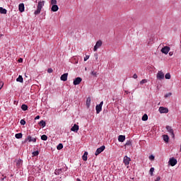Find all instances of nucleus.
<instances>
[{
    "label": "nucleus",
    "mask_w": 181,
    "mask_h": 181,
    "mask_svg": "<svg viewBox=\"0 0 181 181\" xmlns=\"http://www.w3.org/2000/svg\"><path fill=\"white\" fill-rule=\"evenodd\" d=\"M44 6H45V1H39L37 6V10L34 12V14L39 15V13H40V12H42V8Z\"/></svg>",
    "instance_id": "1"
},
{
    "label": "nucleus",
    "mask_w": 181,
    "mask_h": 181,
    "mask_svg": "<svg viewBox=\"0 0 181 181\" xmlns=\"http://www.w3.org/2000/svg\"><path fill=\"white\" fill-rule=\"evenodd\" d=\"M104 151H105V146H102L100 148H97L95 153V156H98V155H100L101 152H104Z\"/></svg>",
    "instance_id": "2"
},
{
    "label": "nucleus",
    "mask_w": 181,
    "mask_h": 181,
    "mask_svg": "<svg viewBox=\"0 0 181 181\" xmlns=\"http://www.w3.org/2000/svg\"><path fill=\"white\" fill-rule=\"evenodd\" d=\"M158 111L160 114H168V112H169V109L165 107H160Z\"/></svg>",
    "instance_id": "3"
},
{
    "label": "nucleus",
    "mask_w": 181,
    "mask_h": 181,
    "mask_svg": "<svg viewBox=\"0 0 181 181\" xmlns=\"http://www.w3.org/2000/svg\"><path fill=\"white\" fill-rule=\"evenodd\" d=\"M177 164V160H176V158H170L168 161V165H170V166H175V165Z\"/></svg>",
    "instance_id": "4"
},
{
    "label": "nucleus",
    "mask_w": 181,
    "mask_h": 181,
    "mask_svg": "<svg viewBox=\"0 0 181 181\" xmlns=\"http://www.w3.org/2000/svg\"><path fill=\"white\" fill-rule=\"evenodd\" d=\"M100 46H103V41L102 40L97 41L95 45L94 46L93 50L95 52H97V50H98V49H100Z\"/></svg>",
    "instance_id": "5"
},
{
    "label": "nucleus",
    "mask_w": 181,
    "mask_h": 181,
    "mask_svg": "<svg viewBox=\"0 0 181 181\" xmlns=\"http://www.w3.org/2000/svg\"><path fill=\"white\" fill-rule=\"evenodd\" d=\"M156 77L158 80H163V78H165V74H163L162 71H158Z\"/></svg>",
    "instance_id": "6"
},
{
    "label": "nucleus",
    "mask_w": 181,
    "mask_h": 181,
    "mask_svg": "<svg viewBox=\"0 0 181 181\" xmlns=\"http://www.w3.org/2000/svg\"><path fill=\"white\" fill-rule=\"evenodd\" d=\"M161 53H163L164 54H168L169 52H170V47L168 46H165L163 47L160 50Z\"/></svg>",
    "instance_id": "7"
},
{
    "label": "nucleus",
    "mask_w": 181,
    "mask_h": 181,
    "mask_svg": "<svg viewBox=\"0 0 181 181\" xmlns=\"http://www.w3.org/2000/svg\"><path fill=\"white\" fill-rule=\"evenodd\" d=\"M129 162H131V158L128 157L127 156H125L123 158V163L125 165V166H128V165H129Z\"/></svg>",
    "instance_id": "8"
},
{
    "label": "nucleus",
    "mask_w": 181,
    "mask_h": 181,
    "mask_svg": "<svg viewBox=\"0 0 181 181\" xmlns=\"http://www.w3.org/2000/svg\"><path fill=\"white\" fill-rule=\"evenodd\" d=\"M81 81H83V78H81V77H77L75 79H74L73 84L74 86H78V84H80Z\"/></svg>",
    "instance_id": "9"
},
{
    "label": "nucleus",
    "mask_w": 181,
    "mask_h": 181,
    "mask_svg": "<svg viewBox=\"0 0 181 181\" xmlns=\"http://www.w3.org/2000/svg\"><path fill=\"white\" fill-rule=\"evenodd\" d=\"M166 129L168 132L170 133L172 138H175V133L173 132V129H172V127L170 126H166Z\"/></svg>",
    "instance_id": "10"
},
{
    "label": "nucleus",
    "mask_w": 181,
    "mask_h": 181,
    "mask_svg": "<svg viewBox=\"0 0 181 181\" xmlns=\"http://www.w3.org/2000/svg\"><path fill=\"white\" fill-rule=\"evenodd\" d=\"M28 142H36V138H33V137H32L31 136H28L25 139V142H28Z\"/></svg>",
    "instance_id": "11"
},
{
    "label": "nucleus",
    "mask_w": 181,
    "mask_h": 181,
    "mask_svg": "<svg viewBox=\"0 0 181 181\" xmlns=\"http://www.w3.org/2000/svg\"><path fill=\"white\" fill-rule=\"evenodd\" d=\"M69 76V74L68 73H65L64 74H62L60 77V79L62 81H67V77Z\"/></svg>",
    "instance_id": "12"
},
{
    "label": "nucleus",
    "mask_w": 181,
    "mask_h": 181,
    "mask_svg": "<svg viewBox=\"0 0 181 181\" xmlns=\"http://www.w3.org/2000/svg\"><path fill=\"white\" fill-rule=\"evenodd\" d=\"M18 10L21 12H25V4H23V3H21L18 5Z\"/></svg>",
    "instance_id": "13"
},
{
    "label": "nucleus",
    "mask_w": 181,
    "mask_h": 181,
    "mask_svg": "<svg viewBox=\"0 0 181 181\" xmlns=\"http://www.w3.org/2000/svg\"><path fill=\"white\" fill-rule=\"evenodd\" d=\"M95 110H96L97 114H100V112H101V111H103V107L97 105L95 107Z\"/></svg>",
    "instance_id": "14"
},
{
    "label": "nucleus",
    "mask_w": 181,
    "mask_h": 181,
    "mask_svg": "<svg viewBox=\"0 0 181 181\" xmlns=\"http://www.w3.org/2000/svg\"><path fill=\"white\" fill-rule=\"evenodd\" d=\"M52 12H57L59 11V6L57 5H53L51 8Z\"/></svg>",
    "instance_id": "15"
},
{
    "label": "nucleus",
    "mask_w": 181,
    "mask_h": 181,
    "mask_svg": "<svg viewBox=\"0 0 181 181\" xmlns=\"http://www.w3.org/2000/svg\"><path fill=\"white\" fill-rule=\"evenodd\" d=\"M71 131H72L73 132H77V131H78V125L77 124H74L71 129Z\"/></svg>",
    "instance_id": "16"
},
{
    "label": "nucleus",
    "mask_w": 181,
    "mask_h": 181,
    "mask_svg": "<svg viewBox=\"0 0 181 181\" xmlns=\"http://www.w3.org/2000/svg\"><path fill=\"white\" fill-rule=\"evenodd\" d=\"M90 105H91V98L88 97L86 99V107H87V108H90Z\"/></svg>",
    "instance_id": "17"
},
{
    "label": "nucleus",
    "mask_w": 181,
    "mask_h": 181,
    "mask_svg": "<svg viewBox=\"0 0 181 181\" xmlns=\"http://www.w3.org/2000/svg\"><path fill=\"white\" fill-rule=\"evenodd\" d=\"M118 141H119V142H124V141H125V136L124 135H119L118 136Z\"/></svg>",
    "instance_id": "18"
},
{
    "label": "nucleus",
    "mask_w": 181,
    "mask_h": 181,
    "mask_svg": "<svg viewBox=\"0 0 181 181\" xmlns=\"http://www.w3.org/2000/svg\"><path fill=\"white\" fill-rule=\"evenodd\" d=\"M23 161L21 159H19L16 161V166L17 168H21L22 166Z\"/></svg>",
    "instance_id": "19"
},
{
    "label": "nucleus",
    "mask_w": 181,
    "mask_h": 181,
    "mask_svg": "<svg viewBox=\"0 0 181 181\" xmlns=\"http://www.w3.org/2000/svg\"><path fill=\"white\" fill-rule=\"evenodd\" d=\"M6 12H8L6 11V9L2 8V7H0V13L3 14V15H6Z\"/></svg>",
    "instance_id": "20"
},
{
    "label": "nucleus",
    "mask_w": 181,
    "mask_h": 181,
    "mask_svg": "<svg viewBox=\"0 0 181 181\" xmlns=\"http://www.w3.org/2000/svg\"><path fill=\"white\" fill-rule=\"evenodd\" d=\"M163 139L165 142H169V136L166 134L163 135Z\"/></svg>",
    "instance_id": "21"
},
{
    "label": "nucleus",
    "mask_w": 181,
    "mask_h": 181,
    "mask_svg": "<svg viewBox=\"0 0 181 181\" xmlns=\"http://www.w3.org/2000/svg\"><path fill=\"white\" fill-rule=\"evenodd\" d=\"M16 81H18V83H23V78L22 77V76H19L17 78H16Z\"/></svg>",
    "instance_id": "22"
},
{
    "label": "nucleus",
    "mask_w": 181,
    "mask_h": 181,
    "mask_svg": "<svg viewBox=\"0 0 181 181\" xmlns=\"http://www.w3.org/2000/svg\"><path fill=\"white\" fill-rule=\"evenodd\" d=\"M21 110H23V111H28V105H21Z\"/></svg>",
    "instance_id": "23"
},
{
    "label": "nucleus",
    "mask_w": 181,
    "mask_h": 181,
    "mask_svg": "<svg viewBox=\"0 0 181 181\" xmlns=\"http://www.w3.org/2000/svg\"><path fill=\"white\" fill-rule=\"evenodd\" d=\"M15 136L16 139H22L23 135H22V133H18V134H16Z\"/></svg>",
    "instance_id": "24"
},
{
    "label": "nucleus",
    "mask_w": 181,
    "mask_h": 181,
    "mask_svg": "<svg viewBox=\"0 0 181 181\" xmlns=\"http://www.w3.org/2000/svg\"><path fill=\"white\" fill-rule=\"evenodd\" d=\"M88 153H87V152H85L84 153V154L83 155V156H82V159H83V160H87V156H88Z\"/></svg>",
    "instance_id": "25"
},
{
    "label": "nucleus",
    "mask_w": 181,
    "mask_h": 181,
    "mask_svg": "<svg viewBox=\"0 0 181 181\" xmlns=\"http://www.w3.org/2000/svg\"><path fill=\"white\" fill-rule=\"evenodd\" d=\"M39 124L40 125L42 126V128H45V127H46V122H45V120H41Z\"/></svg>",
    "instance_id": "26"
},
{
    "label": "nucleus",
    "mask_w": 181,
    "mask_h": 181,
    "mask_svg": "<svg viewBox=\"0 0 181 181\" xmlns=\"http://www.w3.org/2000/svg\"><path fill=\"white\" fill-rule=\"evenodd\" d=\"M54 173L57 175H60V173H62V168H59V169L55 170Z\"/></svg>",
    "instance_id": "27"
},
{
    "label": "nucleus",
    "mask_w": 181,
    "mask_h": 181,
    "mask_svg": "<svg viewBox=\"0 0 181 181\" xmlns=\"http://www.w3.org/2000/svg\"><path fill=\"white\" fill-rule=\"evenodd\" d=\"M170 73H167L165 75V78H166V80H170Z\"/></svg>",
    "instance_id": "28"
},
{
    "label": "nucleus",
    "mask_w": 181,
    "mask_h": 181,
    "mask_svg": "<svg viewBox=\"0 0 181 181\" xmlns=\"http://www.w3.org/2000/svg\"><path fill=\"white\" fill-rule=\"evenodd\" d=\"M142 121H148V115H144V116L142 117Z\"/></svg>",
    "instance_id": "29"
},
{
    "label": "nucleus",
    "mask_w": 181,
    "mask_h": 181,
    "mask_svg": "<svg viewBox=\"0 0 181 181\" xmlns=\"http://www.w3.org/2000/svg\"><path fill=\"white\" fill-rule=\"evenodd\" d=\"M41 139L42 141H47V136H46V134H43L42 136H41Z\"/></svg>",
    "instance_id": "30"
},
{
    "label": "nucleus",
    "mask_w": 181,
    "mask_h": 181,
    "mask_svg": "<svg viewBox=\"0 0 181 181\" xmlns=\"http://www.w3.org/2000/svg\"><path fill=\"white\" fill-rule=\"evenodd\" d=\"M155 171V168H151L149 170V173L151 175V176H153V172Z\"/></svg>",
    "instance_id": "31"
},
{
    "label": "nucleus",
    "mask_w": 181,
    "mask_h": 181,
    "mask_svg": "<svg viewBox=\"0 0 181 181\" xmlns=\"http://www.w3.org/2000/svg\"><path fill=\"white\" fill-rule=\"evenodd\" d=\"M57 149H58V151H60L61 149H63V144H59L57 146Z\"/></svg>",
    "instance_id": "32"
},
{
    "label": "nucleus",
    "mask_w": 181,
    "mask_h": 181,
    "mask_svg": "<svg viewBox=\"0 0 181 181\" xmlns=\"http://www.w3.org/2000/svg\"><path fill=\"white\" fill-rule=\"evenodd\" d=\"M33 156H39V151H33Z\"/></svg>",
    "instance_id": "33"
},
{
    "label": "nucleus",
    "mask_w": 181,
    "mask_h": 181,
    "mask_svg": "<svg viewBox=\"0 0 181 181\" xmlns=\"http://www.w3.org/2000/svg\"><path fill=\"white\" fill-rule=\"evenodd\" d=\"M145 83H148V80L143 79L140 81V84H145Z\"/></svg>",
    "instance_id": "34"
},
{
    "label": "nucleus",
    "mask_w": 181,
    "mask_h": 181,
    "mask_svg": "<svg viewBox=\"0 0 181 181\" xmlns=\"http://www.w3.org/2000/svg\"><path fill=\"white\" fill-rule=\"evenodd\" d=\"M56 4H57V0H51V5H56Z\"/></svg>",
    "instance_id": "35"
},
{
    "label": "nucleus",
    "mask_w": 181,
    "mask_h": 181,
    "mask_svg": "<svg viewBox=\"0 0 181 181\" xmlns=\"http://www.w3.org/2000/svg\"><path fill=\"white\" fill-rule=\"evenodd\" d=\"M20 124H21V125H25V124H26V122L25 121V119H21V120L20 121Z\"/></svg>",
    "instance_id": "36"
},
{
    "label": "nucleus",
    "mask_w": 181,
    "mask_h": 181,
    "mask_svg": "<svg viewBox=\"0 0 181 181\" xmlns=\"http://www.w3.org/2000/svg\"><path fill=\"white\" fill-rule=\"evenodd\" d=\"M129 145H131V141H127L125 144L126 146H129Z\"/></svg>",
    "instance_id": "37"
},
{
    "label": "nucleus",
    "mask_w": 181,
    "mask_h": 181,
    "mask_svg": "<svg viewBox=\"0 0 181 181\" xmlns=\"http://www.w3.org/2000/svg\"><path fill=\"white\" fill-rule=\"evenodd\" d=\"M90 59V56L88 55H86L85 57H84V62H87V60Z\"/></svg>",
    "instance_id": "38"
},
{
    "label": "nucleus",
    "mask_w": 181,
    "mask_h": 181,
    "mask_svg": "<svg viewBox=\"0 0 181 181\" xmlns=\"http://www.w3.org/2000/svg\"><path fill=\"white\" fill-rule=\"evenodd\" d=\"M172 95V93H169L165 95V98H168V97H170Z\"/></svg>",
    "instance_id": "39"
},
{
    "label": "nucleus",
    "mask_w": 181,
    "mask_h": 181,
    "mask_svg": "<svg viewBox=\"0 0 181 181\" xmlns=\"http://www.w3.org/2000/svg\"><path fill=\"white\" fill-rule=\"evenodd\" d=\"M3 87H4V82L0 81V90H1Z\"/></svg>",
    "instance_id": "40"
},
{
    "label": "nucleus",
    "mask_w": 181,
    "mask_h": 181,
    "mask_svg": "<svg viewBox=\"0 0 181 181\" xmlns=\"http://www.w3.org/2000/svg\"><path fill=\"white\" fill-rule=\"evenodd\" d=\"M149 159L151 160H153V159H155V156H149Z\"/></svg>",
    "instance_id": "41"
},
{
    "label": "nucleus",
    "mask_w": 181,
    "mask_h": 181,
    "mask_svg": "<svg viewBox=\"0 0 181 181\" xmlns=\"http://www.w3.org/2000/svg\"><path fill=\"white\" fill-rule=\"evenodd\" d=\"M91 74H92L93 76H97V72L93 71L91 72Z\"/></svg>",
    "instance_id": "42"
},
{
    "label": "nucleus",
    "mask_w": 181,
    "mask_h": 181,
    "mask_svg": "<svg viewBox=\"0 0 181 181\" xmlns=\"http://www.w3.org/2000/svg\"><path fill=\"white\" fill-rule=\"evenodd\" d=\"M133 78H138V75H136V74H134L133 75Z\"/></svg>",
    "instance_id": "43"
},
{
    "label": "nucleus",
    "mask_w": 181,
    "mask_h": 181,
    "mask_svg": "<svg viewBox=\"0 0 181 181\" xmlns=\"http://www.w3.org/2000/svg\"><path fill=\"white\" fill-rule=\"evenodd\" d=\"M103 104H104V102L102 101V102H100V104L98 105H99L100 107H103Z\"/></svg>",
    "instance_id": "44"
},
{
    "label": "nucleus",
    "mask_w": 181,
    "mask_h": 181,
    "mask_svg": "<svg viewBox=\"0 0 181 181\" xmlns=\"http://www.w3.org/2000/svg\"><path fill=\"white\" fill-rule=\"evenodd\" d=\"M103 104H104V102L102 101V102H100V104L98 105H99L100 107H103Z\"/></svg>",
    "instance_id": "45"
},
{
    "label": "nucleus",
    "mask_w": 181,
    "mask_h": 181,
    "mask_svg": "<svg viewBox=\"0 0 181 181\" xmlns=\"http://www.w3.org/2000/svg\"><path fill=\"white\" fill-rule=\"evenodd\" d=\"M47 71L48 73H53V69H49Z\"/></svg>",
    "instance_id": "46"
},
{
    "label": "nucleus",
    "mask_w": 181,
    "mask_h": 181,
    "mask_svg": "<svg viewBox=\"0 0 181 181\" xmlns=\"http://www.w3.org/2000/svg\"><path fill=\"white\" fill-rule=\"evenodd\" d=\"M40 119V116L37 115L35 117V119Z\"/></svg>",
    "instance_id": "47"
},
{
    "label": "nucleus",
    "mask_w": 181,
    "mask_h": 181,
    "mask_svg": "<svg viewBox=\"0 0 181 181\" xmlns=\"http://www.w3.org/2000/svg\"><path fill=\"white\" fill-rule=\"evenodd\" d=\"M19 63H22L23 62V59H22V58H21L20 59H18Z\"/></svg>",
    "instance_id": "48"
},
{
    "label": "nucleus",
    "mask_w": 181,
    "mask_h": 181,
    "mask_svg": "<svg viewBox=\"0 0 181 181\" xmlns=\"http://www.w3.org/2000/svg\"><path fill=\"white\" fill-rule=\"evenodd\" d=\"M159 180H160V177H157L156 181H159Z\"/></svg>",
    "instance_id": "49"
},
{
    "label": "nucleus",
    "mask_w": 181,
    "mask_h": 181,
    "mask_svg": "<svg viewBox=\"0 0 181 181\" xmlns=\"http://www.w3.org/2000/svg\"><path fill=\"white\" fill-rule=\"evenodd\" d=\"M169 56H173V52H169Z\"/></svg>",
    "instance_id": "50"
},
{
    "label": "nucleus",
    "mask_w": 181,
    "mask_h": 181,
    "mask_svg": "<svg viewBox=\"0 0 181 181\" xmlns=\"http://www.w3.org/2000/svg\"><path fill=\"white\" fill-rule=\"evenodd\" d=\"M95 60H98V56L96 55Z\"/></svg>",
    "instance_id": "51"
},
{
    "label": "nucleus",
    "mask_w": 181,
    "mask_h": 181,
    "mask_svg": "<svg viewBox=\"0 0 181 181\" xmlns=\"http://www.w3.org/2000/svg\"><path fill=\"white\" fill-rule=\"evenodd\" d=\"M76 181H81V180H80V178H77Z\"/></svg>",
    "instance_id": "52"
},
{
    "label": "nucleus",
    "mask_w": 181,
    "mask_h": 181,
    "mask_svg": "<svg viewBox=\"0 0 181 181\" xmlns=\"http://www.w3.org/2000/svg\"><path fill=\"white\" fill-rule=\"evenodd\" d=\"M0 36H2V35L0 34Z\"/></svg>",
    "instance_id": "53"
}]
</instances>
